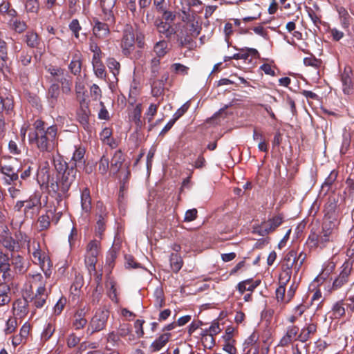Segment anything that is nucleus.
Segmentation results:
<instances>
[{
    "mask_svg": "<svg viewBox=\"0 0 354 354\" xmlns=\"http://www.w3.org/2000/svg\"><path fill=\"white\" fill-rule=\"evenodd\" d=\"M53 162L57 172V178L55 180L48 176L46 185L49 192L62 196L68 192L74 183L76 178L77 169L74 168L73 165L68 164L59 153L56 156L53 155Z\"/></svg>",
    "mask_w": 354,
    "mask_h": 354,
    "instance_id": "f257e3e1",
    "label": "nucleus"
},
{
    "mask_svg": "<svg viewBox=\"0 0 354 354\" xmlns=\"http://www.w3.org/2000/svg\"><path fill=\"white\" fill-rule=\"evenodd\" d=\"M33 127L34 131L28 134L29 142L41 152H53L58 145L57 125L46 127L44 121L37 119Z\"/></svg>",
    "mask_w": 354,
    "mask_h": 354,
    "instance_id": "f03ea898",
    "label": "nucleus"
},
{
    "mask_svg": "<svg viewBox=\"0 0 354 354\" xmlns=\"http://www.w3.org/2000/svg\"><path fill=\"white\" fill-rule=\"evenodd\" d=\"M29 263L19 254L10 257L0 250V274L1 280L12 282L18 275L24 274L28 270Z\"/></svg>",
    "mask_w": 354,
    "mask_h": 354,
    "instance_id": "7ed1b4c3",
    "label": "nucleus"
},
{
    "mask_svg": "<svg viewBox=\"0 0 354 354\" xmlns=\"http://www.w3.org/2000/svg\"><path fill=\"white\" fill-rule=\"evenodd\" d=\"M338 221L324 220L322 230L317 233L311 231L307 239L310 248H324L330 242H335L338 236Z\"/></svg>",
    "mask_w": 354,
    "mask_h": 354,
    "instance_id": "20e7f679",
    "label": "nucleus"
},
{
    "mask_svg": "<svg viewBox=\"0 0 354 354\" xmlns=\"http://www.w3.org/2000/svg\"><path fill=\"white\" fill-rule=\"evenodd\" d=\"M46 71L51 75L53 79L60 84V90L64 94L69 95L72 92L73 78L69 75L64 68L49 64L45 67Z\"/></svg>",
    "mask_w": 354,
    "mask_h": 354,
    "instance_id": "39448f33",
    "label": "nucleus"
},
{
    "mask_svg": "<svg viewBox=\"0 0 354 354\" xmlns=\"http://www.w3.org/2000/svg\"><path fill=\"white\" fill-rule=\"evenodd\" d=\"M35 260L37 262L44 272L46 278H49L51 275L52 271L51 268L53 267V263L49 256L41 250L40 243L36 239H33L32 243L30 242V252Z\"/></svg>",
    "mask_w": 354,
    "mask_h": 354,
    "instance_id": "423d86ee",
    "label": "nucleus"
},
{
    "mask_svg": "<svg viewBox=\"0 0 354 354\" xmlns=\"http://www.w3.org/2000/svg\"><path fill=\"white\" fill-rule=\"evenodd\" d=\"M17 240L10 234L6 232V234L0 236V243L6 250L11 252H19L24 244L27 245L28 252H30V239L25 233L19 232L17 235Z\"/></svg>",
    "mask_w": 354,
    "mask_h": 354,
    "instance_id": "0eeeda50",
    "label": "nucleus"
},
{
    "mask_svg": "<svg viewBox=\"0 0 354 354\" xmlns=\"http://www.w3.org/2000/svg\"><path fill=\"white\" fill-rule=\"evenodd\" d=\"M284 221L282 214H278L269 218L267 221H263L261 224L254 227L253 233L265 236L276 230Z\"/></svg>",
    "mask_w": 354,
    "mask_h": 354,
    "instance_id": "6e6552de",
    "label": "nucleus"
},
{
    "mask_svg": "<svg viewBox=\"0 0 354 354\" xmlns=\"http://www.w3.org/2000/svg\"><path fill=\"white\" fill-rule=\"evenodd\" d=\"M109 317V311L103 308H99L92 317L88 330H91V334L102 330L105 328L108 319Z\"/></svg>",
    "mask_w": 354,
    "mask_h": 354,
    "instance_id": "1a4fd4ad",
    "label": "nucleus"
},
{
    "mask_svg": "<svg viewBox=\"0 0 354 354\" xmlns=\"http://www.w3.org/2000/svg\"><path fill=\"white\" fill-rule=\"evenodd\" d=\"M99 254V243L96 240L91 241L86 247V254L85 256V264L89 272H95V265L97 261Z\"/></svg>",
    "mask_w": 354,
    "mask_h": 354,
    "instance_id": "9d476101",
    "label": "nucleus"
},
{
    "mask_svg": "<svg viewBox=\"0 0 354 354\" xmlns=\"http://www.w3.org/2000/svg\"><path fill=\"white\" fill-rule=\"evenodd\" d=\"M348 270H344L341 266L339 274L333 279L332 284H329L325 288L326 291L328 294H332L335 292L340 290L343 288L349 281V277L348 276Z\"/></svg>",
    "mask_w": 354,
    "mask_h": 354,
    "instance_id": "9b49d317",
    "label": "nucleus"
},
{
    "mask_svg": "<svg viewBox=\"0 0 354 354\" xmlns=\"http://www.w3.org/2000/svg\"><path fill=\"white\" fill-rule=\"evenodd\" d=\"M91 24L93 25V34L99 39H105L110 36L111 28L113 26L102 22L99 18H93Z\"/></svg>",
    "mask_w": 354,
    "mask_h": 354,
    "instance_id": "f8f14e48",
    "label": "nucleus"
},
{
    "mask_svg": "<svg viewBox=\"0 0 354 354\" xmlns=\"http://www.w3.org/2000/svg\"><path fill=\"white\" fill-rule=\"evenodd\" d=\"M176 38V41L180 48H192L195 44L193 40V36L188 31V27L187 26H183L179 30H176L174 35Z\"/></svg>",
    "mask_w": 354,
    "mask_h": 354,
    "instance_id": "ddd939ff",
    "label": "nucleus"
},
{
    "mask_svg": "<svg viewBox=\"0 0 354 354\" xmlns=\"http://www.w3.org/2000/svg\"><path fill=\"white\" fill-rule=\"evenodd\" d=\"M8 59L7 44L0 38V73L3 75L4 79L8 77L11 71Z\"/></svg>",
    "mask_w": 354,
    "mask_h": 354,
    "instance_id": "4468645a",
    "label": "nucleus"
},
{
    "mask_svg": "<svg viewBox=\"0 0 354 354\" xmlns=\"http://www.w3.org/2000/svg\"><path fill=\"white\" fill-rule=\"evenodd\" d=\"M299 327L294 324H290L286 327V333L279 341V345L287 346L295 341H299Z\"/></svg>",
    "mask_w": 354,
    "mask_h": 354,
    "instance_id": "2eb2a0df",
    "label": "nucleus"
},
{
    "mask_svg": "<svg viewBox=\"0 0 354 354\" xmlns=\"http://www.w3.org/2000/svg\"><path fill=\"white\" fill-rule=\"evenodd\" d=\"M120 46L122 54L129 57L135 49V35L131 30H125L121 40Z\"/></svg>",
    "mask_w": 354,
    "mask_h": 354,
    "instance_id": "dca6fc26",
    "label": "nucleus"
},
{
    "mask_svg": "<svg viewBox=\"0 0 354 354\" xmlns=\"http://www.w3.org/2000/svg\"><path fill=\"white\" fill-rule=\"evenodd\" d=\"M91 111L87 103L84 101L80 103V106L77 111V118L84 129H89V115Z\"/></svg>",
    "mask_w": 354,
    "mask_h": 354,
    "instance_id": "f3484780",
    "label": "nucleus"
},
{
    "mask_svg": "<svg viewBox=\"0 0 354 354\" xmlns=\"http://www.w3.org/2000/svg\"><path fill=\"white\" fill-rule=\"evenodd\" d=\"M168 77L169 75L165 73L160 80L153 78L152 80V78L151 79V94L153 97H160L164 94L165 84Z\"/></svg>",
    "mask_w": 354,
    "mask_h": 354,
    "instance_id": "a211bd4d",
    "label": "nucleus"
},
{
    "mask_svg": "<svg viewBox=\"0 0 354 354\" xmlns=\"http://www.w3.org/2000/svg\"><path fill=\"white\" fill-rule=\"evenodd\" d=\"M352 71L351 68H345L341 75V82L342 84V91L344 94L349 95L353 90V84L351 77Z\"/></svg>",
    "mask_w": 354,
    "mask_h": 354,
    "instance_id": "6ab92c4d",
    "label": "nucleus"
},
{
    "mask_svg": "<svg viewBox=\"0 0 354 354\" xmlns=\"http://www.w3.org/2000/svg\"><path fill=\"white\" fill-rule=\"evenodd\" d=\"M14 100L11 95L0 96V115L11 116L14 112Z\"/></svg>",
    "mask_w": 354,
    "mask_h": 354,
    "instance_id": "aec40b11",
    "label": "nucleus"
},
{
    "mask_svg": "<svg viewBox=\"0 0 354 354\" xmlns=\"http://www.w3.org/2000/svg\"><path fill=\"white\" fill-rule=\"evenodd\" d=\"M11 299L12 292L9 282L1 280L0 282V307L8 305Z\"/></svg>",
    "mask_w": 354,
    "mask_h": 354,
    "instance_id": "412c9836",
    "label": "nucleus"
},
{
    "mask_svg": "<svg viewBox=\"0 0 354 354\" xmlns=\"http://www.w3.org/2000/svg\"><path fill=\"white\" fill-rule=\"evenodd\" d=\"M60 95V86L57 82H53L48 88L46 97L51 108L57 105L58 97Z\"/></svg>",
    "mask_w": 354,
    "mask_h": 354,
    "instance_id": "4be33fe9",
    "label": "nucleus"
},
{
    "mask_svg": "<svg viewBox=\"0 0 354 354\" xmlns=\"http://www.w3.org/2000/svg\"><path fill=\"white\" fill-rule=\"evenodd\" d=\"M45 286H38L36 293L30 299V302L37 308H42L46 304L48 295L46 292Z\"/></svg>",
    "mask_w": 354,
    "mask_h": 354,
    "instance_id": "5701e85b",
    "label": "nucleus"
},
{
    "mask_svg": "<svg viewBox=\"0 0 354 354\" xmlns=\"http://www.w3.org/2000/svg\"><path fill=\"white\" fill-rule=\"evenodd\" d=\"M0 171L6 176L5 182L7 185H11L19 178L18 171L10 165H0Z\"/></svg>",
    "mask_w": 354,
    "mask_h": 354,
    "instance_id": "b1692460",
    "label": "nucleus"
},
{
    "mask_svg": "<svg viewBox=\"0 0 354 354\" xmlns=\"http://www.w3.org/2000/svg\"><path fill=\"white\" fill-rule=\"evenodd\" d=\"M30 330L29 324H24L20 329L19 333L14 335L12 339V344L14 347L26 343Z\"/></svg>",
    "mask_w": 354,
    "mask_h": 354,
    "instance_id": "393cba45",
    "label": "nucleus"
},
{
    "mask_svg": "<svg viewBox=\"0 0 354 354\" xmlns=\"http://www.w3.org/2000/svg\"><path fill=\"white\" fill-rule=\"evenodd\" d=\"M249 57L254 58L259 57V53L255 48H245L239 50V53L234 54L232 56H229V59H248Z\"/></svg>",
    "mask_w": 354,
    "mask_h": 354,
    "instance_id": "a878e982",
    "label": "nucleus"
},
{
    "mask_svg": "<svg viewBox=\"0 0 354 354\" xmlns=\"http://www.w3.org/2000/svg\"><path fill=\"white\" fill-rule=\"evenodd\" d=\"M317 324L315 323H309L305 327L300 330L299 341L303 343L310 339L313 335L317 333Z\"/></svg>",
    "mask_w": 354,
    "mask_h": 354,
    "instance_id": "bb28decb",
    "label": "nucleus"
},
{
    "mask_svg": "<svg viewBox=\"0 0 354 354\" xmlns=\"http://www.w3.org/2000/svg\"><path fill=\"white\" fill-rule=\"evenodd\" d=\"M81 207L82 211L89 214L92 209V199L90 189L84 187L81 192Z\"/></svg>",
    "mask_w": 354,
    "mask_h": 354,
    "instance_id": "cd10ccee",
    "label": "nucleus"
},
{
    "mask_svg": "<svg viewBox=\"0 0 354 354\" xmlns=\"http://www.w3.org/2000/svg\"><path fill=\"white\" fill-rule=\"evenodd\" d=\"M155 26L160 34H162L168 39H171L176 33L175 28L169 23L162 21H156Z\"/></svg>",
    "mask_w": 354,
    "mask_h": 354,
    "instance_id": "c85d7f7f",
    "label": "nucleus"
},
{
    "mask_svg": "<svg viewBox=\"0 0 354 354\" xmlns=\"http://www.w3.org/2000/svg\"><path fill=\"white\" fill-rule=\"evenodd\" d=\"M41 207V196L39 194H32L28 200L25 201L24 214L26 215L29 210L39 209Z\"/></svg>",
    "mask_w": 354,
    "mask_h": 354,
    "instance_id": "c756f323",
    "label": "nucleus"
},
{
    "mask_svg": "<svg viewBox=\"0 0 354 354\" xmlns=\"http://www.w3.org/2000/svg\"><path fill=\"white\" fill-rule=\"evenodd\" d=\"M171 337L169 333H165L160 335L150 345V351L151 353H156L160 351L169 342Z\"/></svg>",
    "mask_w": 354,
    "mask_h": 354,
    "instance_id": "7c9ffc66",
    "label": "nucleus"
},
{
    "mask_svg": "<svg viewBox=\"0 0 354 354\" xmlns=\"http://www.w3.org/2000/svg\"><path fill=\"white\" fill-rule=\"evenodd\" d=\"M23 40L31 48H38L41 44L40 37L32 30L26 32Z\"/></svg>",
    "mask_w": 354,
    "mask_h": 354,
    "instance_id": "2f4dec72",
    "label": "nucleus"
},
{
    "mask_svg": "<svg viewBox=\"0 0 354 354\" xmlns=\"http://www.w3.org/2000/svg\"><path fill=\"white\" fill-rule=\"evenodd\" d=\"M85 315L86 311L84 308H79L75 313L73 326L76 330L82 329L86 325L87 320L85 318Z\"/></svg>",
    "mask_w": 354,
    "mask_h": 354,
    "instance_id": "473e14b6",
    "label": "nucleus"
},
{
    "mask_svg": "<svg viewBox=\"0 0 354 354\" xmlns=\"http://www.w3.org/2000/svg\"><path fill=\"white\" fill-rule=\"evenodd\" d=\"M346 304L343 300H339L335 302L331 308L330 312V318L334 319H339L346 315L345 309Z\"/></svg>",
    "mask_w": 354,
    "mask_h": 354,
    "instance_id": "72a5a7b5",
    "label": "nucleus"
},
{
    "mask_svg": "<svg viewBox=\"0 0 354 354\" xmlns=\"http://www.w3.org/2000/svg\"><path fill=\"white\" fill-rule=\"evenodd\" d=\"M85 151L84 148L82 147H77L73 154L71 161L69 164L71 165H73V167L75 169L78 166L84 165L85 163V160L84 159Z\"/></svg>",
    "mask_w": 354,
    "mask_h": 354,
    "instance_id": "f704fd0d",
    "label": "nucleus"
},
{
    "mask_svg": "<svg viewBox=\"0 0 354 354\" xmlns=\"http://www.w3.org/2000/svg\"><path fill=\"white\" fill-rule=\"evenodd\" d=\"M307 310V306L303 304L296 306L292 310V314L286 317V321L289 324H295Z\"/></svg>",
    "mask_w": 354,
    "mask_h": 354,
    "instance_id": "c9c22d12",
    "label": "nucleus"
},
{
    "mask_svg": "<svg viewBox=\"0 0 354 354\" xmlns=\"http://www.w3.org/2000/svg\"><path fill=\"white\" fill-rule=\"evenodd\" d=\"M32 53L26 49L20 51L19 53H17L16 60L19 66H28L31 64L32 62Z\"/></svg>",
    "mask_w": 354,
    "mask_h": 354,
    "instance_id": "e433bc0d",
    "label": "nucleus"
},
{
    "mask_svg": "<svg viewBox=\"0 0 354 354\" xmlns=\"http://www.w3.org/2000/svg\"><path fill=\"white\" fill-rule=\"evenodd\" d=\"M124 161V158L121 150L116 151L111 159V170L113 171L114 174H117L121 168Z\"/></svg>",
    "mask_w": 354,
    "mask_h": 354,
    "instance_id": "4c0bfd02",
    "label": "nucleus"
},
{
    "mask_svg": "<svg viewBox=\"0 0 354 354\" xmlns=\"http://www.w3.org/2000/svg\"><path fill=\"white\" fill-rule=\"evenodd\" d=\"M297 263V251L290 250L288 251L283 259L282 263V268H288V270H295V266Z\"/></svg>",
    "mask_w": 354,
    "mask_h": 354,
    "instance_id": "58836bf2",
    "label": "nucleus"
},
{
    "mask_svg": "<svg viewBox=\"0 0 354 354\" xmlns=\"http://www.w3.org/2000/svg\"><path fill=\"white\" fill-rule=\"evenodd\" d=\"M92 65L95 75L100 79L105 80L106 71L102 58L92 59Z\"/></svg>",
    "mask_w": 354,
    "mask_h": 354,
    "instance_id": "ea45409f",
    "label": "nucleus"
},
{
    "mask_svg": "<svg viewBox=\"0 0 354 354\" xmlns=\"http://www.w3.org/2000/svg\"><path fill=\"white\" fill-rule=\"evenodd\" d=\"M336 207L337 204L335 199L332 201H329L325 205V215L324 220H332L335 221H338L336 216Z\"/></svg>",
    "mask_w": 354,
    "mask_h": 354,
    "instance_id": "a19ab883",
    "label": "nucleus"
},
{
    "mask_svg": "<svg viewBox=\"0 0 354 354\" xmlns=\"http://www.w3.org/2000/svg\"><path fill=\"white\" fill-rule=\"evenodd\" d=\"M142 112V104L138 103L136 105L130 115L131 120L135 123L136 127L139 129H141L143 125L141 120Z\"/></svg>",
    "mask_w": 354,
    "mask_h": 354,
    "instance_id": "79ce46f5",
    "label": "nucleus"
},
{
    "mask_svg": "<svg viewBox=\"0 0 354 354\" xmlns=\"http://www.w3.org/2000/svg\"><path fill=\"white\" fill-rule=\"evenodd\" d=\"M107 214L105 211H101V213L97 215V220L95 225V233L97 236L101 237L106 229Z\"/></svg>",
    "mask_w": 354,
    "mask_h": 354,
    "instance_id": "37998d69",
    "label": "nucleus"
},
{
    "mask_svg": "<svg viewBox=\"0 0 354 354\" xmlns=\"http://www.w3.org/2000/svg\"><path fill=\"white\" fill-rule=\"evenodd\" d=\"M82 59L80 55H75L70 64H68V69L71 73L74 75H79L82 70Z\"/></svg>",
    "mask_w": 354,
    "mask_h": 354,
    "instance_id": "c03bdc74",
    "label": "nucleus"
},
{
    "mask_svg": "<svg viewBox=\"0 0 354 354\" xmlns=\"http://www.w3.org/2000/svg\"><path fill=\"white\" fill-rule=\"evenodd\" d=\"M170 266L174 273H178L183 266V261L180 255L171 253L169 257Z\"/></svg>",
    "mask_w": 354,
    "mask_h": 354,
    "instance_id": "a18cd8bd",
    "label": "nucleus"
},
{
    "mask_svg": "<svg viewBox=\"0 0 354 354\" xmlns=\"http://www.w3.org/2000/svg\"><path fill=\"white\" fill-rule=\"evenodd\" d=\"M339 19L342 27L344 29H348L351 24V21L352 19L351 17L348 14V11L344 7H339L337 10Z\"/></svg>",
    "mask_w": 354,
    "mask_h": 354,
    "instance_id": "49530a36",
    "label": "nucleus"
},
{
    "mask_svg": "<svg viewBox=\"0 0 354 354\" xmlns=\"http://www.w3.org/2000/svg\"><path fill=\"white\" fill-rule=\"evenodd\" d=\"M156 57L162 58L168 53V44L165 40L156 42L153 46Z\"/></svg>",
    "mask_w": 354,
    "mask_h": 354,
    "instance_id": "de8ad7c7",
    "label": "nucleus"
},
{
    "mask_svg": "<svg viewBox=\"0 0 354 354\" xmlns=\"http://www.w3.org/2000/svg\"><path fill=\"white\" fill-rule=\"evenodd\" d=\"M208 330L209 333V337L210 339V344L208 345V348H211L215 344V339L214 336L218 334L222 330V329L220 328L219 323L216 321H214L211 326L208 328ZM205 346L207 347V345L205 344Z\"/></svg>",
    "mask_w": 354,
    "mask_h": 354,
    "instance_id": "09e8293b",
    "label": "nucleus"
},
{
    "mask_svg": "<svg viewBox=\"0 0 354 354\" xmlns=\"http://www.w3.org/2000/svg\"><path fill=\"white\" fill-rule=\"evenodd\" d=\"M8 24L10 28L17 33H22L27 28L26 23L18 19H11Z\"/></svg>",
    "mask_w": 354,
    "mask_h": 354,
    "instance_id": "8fccbe9b",
    "label": "nucleus"
},
{
    "mask_svg": "<svg viewBox=\"0 0 354 354\" xmlns=\"http://www.w3.org/2000/svg\"><path fill=\"white\" fill-rule=\"evenodd\" d=\"M180 11L182 12V21L187 24L191 23L192 21H195L196 13L191 9H189L187 6L181 5Z\"/></svg>",
    "mask_w": 354,
    "mask_h": 354,
    "instance_id": "3c124183",
    "label": "nucleus"
},
{
    "mask_svg": "<svg viewBox=\"0 0 354 354\" xmlns=\"http://www.w3.org/2000/svg\"><path fill=\"white\" fill-rule=\"evenodd\" d=\"M55 324L53 322L47 323L41 335V339L44 342H46L52 337L55 331Z\"/></svg>",
    "mask_w": 354,
    "mask_h": 354,
    "instance_id": "603ef678",
    "label": "nucleus"
},
{
    "mask_svg": "<svg viewBox=\"0 0 354 354\" xmlns=\"http://www.w3.org/2000/svg\"><path fill=\"white\" fill-rule=\"evenodd\" d=\"M106 65L111 73L115 77L120 73V64L113 57H109L106 59Z\"/></svg>",
    "mask_w": 354,
    "mask_h": 354,
    "instance_id": "864d4df0",
    "label": "nucleus"
},
{
    "mask_svg": "<svg viewBox=\"0 0 354 354\" xmlns=\"http://www.w3.org/2000/svg\"><path fill=\"white\" fill-rule=\"evenodd\" d=\"M259 335L257 332L254 331L244 342L243 346L244 348L243 351H245L247 348L252 347L254 346H259Z\"/></svg>",
    "mask_w": 354,
    "mask_h": 354,
    "instance_id": "5fc2aeb1",
    "label": "nucleus"
},
{
    "mask_svg": "<svg viewBox=\"0 0 354 354\" xmlns=\"http://www.w3.org/2000/svg\"><path fill=\"white\" fill-rule=\"evenodd\" d=\"M25 9L28 13L37 14L39 10V0H24Z\"/></svg>",
    "mask_w": 354,
    "mask_h": 354,
    "instance_id": "6e6d98bb",
    "label": "nucleus"
},
{
    "mask_svg": "<svg viewBox=\"0 0 354 354\" xmlns=\"http://www.w3.org/2000/svg\"><path fill=\"white\" fill-rule=\"evenodd\" d=\"M304 64L306 66H311L317 71V73L319 74V69L322 67V61L320 59H317L315 57H305L304 59Z\"/></svg>",
    "mask_w": 354,
    "mask_h": 354,
    "instance_id": "4d7b16f0",
    "label": "nucleus"
},
{
    "mask_svg": "<svg viewBox=\"0 0 354 354\" xmlns=\"http://www.w3.org/2000/svg\"><path fill=\"white\" fill-rule=\"evenodd\" d=\"M154 306L156 308L160 309L165 304L164 292L162 289H156L154 292Z\"/></svg>",
    "mask_w": 354,
    "mask_h": 354,
    "instance_id": "13d9d810",
    "label": "nucleus"
},
{
    "mask_svg": "<svg viewBox=\"0 0 354 354\" xmlns=\"http://www.w3.org/2000/svg\"><path fill=\"white\" fill-rule=\"evenodd\" d=\"M160 58L153 57L150 62V71L152 78H156L160 69Z\"/></svg>",
    "mask_w": 354,
    "mask_h": 354,
    "instance_id": "bf43d9fd",
    "label": "nucleus"
},
{
    "mask_svg": "<svg viewBox=\"0 0 354 354\" xmlns=\"http://www.w3.org/2000/svg\"><path fill=\"white\" fill-rule=\"evenodd\" d=\"M115 282L111 279L106 283V286L109 287L108 295L111 301L118 303V299L117 295V289L115 287Z\"/></svg>",
    "mask_w": 354,
    "mask_h": 354,
    "instance_id": "052dcab7",
    "label": "nucleus"
},
{
    "mask_svg": "<svg viewBox=\"0 0 354 354\" xmlns=\"http://www.w3.org/2000/svg\"><path fill=\"white\" fill-rule=\"evenodd\" d=\"M103 17H102V22H105L106 24L114 26L115 24V17L114 16L113 9L109 10H102Z\"/></svg>",
    "mask_w": 354,
    "mask_h": 354,
    "instance_id": "680f3d73",
    "label": "nucleus"
},
{
    "mask_svg": "<svg viewBox=\"0 0 354 354\" xmlns=\"http://www.w3.org/2000/svg\"><path fill=\"white\" fill-rule=\"evenodd\" d=\"M130 176H131V172L129 169H127L126 171L125 176L120 180V192H119V197L120 198L124 197V192H126L128 189V184H129V180Z\"/></svg>",
    "mask_w": 354,
    "mask_h": 354,
    "instance_id": "e2e57ef3",
    "label": "nucleus"
},
{
    "mask_svg": "<svg viewBox=\"0 0 354 354\" xmlns=\"http://www.w3.org/2000/svg\"><path fill=\"white\" fill-rule=\"evenodd\" d=\"M171 70L176 74L186 75L188 74L189 68L180 63H174L171 66Z\"/></svg>",
    "mask_w": 354,
    "mask_h": 354,
    "instance_id": "0e129e2a",
    "label": "nucleus"
},
{
    "mask_svg": "<svg viewBox=\"0 0 354 354\" xmlns=\"http://www.w3.org/2000/svg\"><path fill=\"white\" fill-rule=\"evenodd\" d=\"M89 50L93 53L92 59L102 58V52L98 44L92 39H90Z\"/></svg>",
    "mask_w": 354,
    "mask_h": 354,
    "instance_id": "69168bd1",
    "label": "nucleus"
},
{
    "mask_svg": "<svg viewBox=\"0 0 354 354\" xmlns=\"http://www.w3.org/2000/svg\"><path fill=\"white\" fill-rule=\"evenodd\" d=\"M109 167V158L105 155H103L99 161L98 171L104 175L106 174Z\"/></svg>",
    "mask_w": 354,
    "mask_h": 354,
    "instance_id": "338daca9",
    "label": "nucleus"
},
{
    "mask_svg": "<svg viewBox=\"0 0 354 354\" xmlns=\"http://www.w3.org/2000/svg\"><path fill=\"white\" fill-rule=\"evenodd\" d=\"M69 30L72 32L73 35L76 39L80 37V31L82 30L79 21L77 19H73L68 25Z\"/></svg>",
    "mask_w": 354,
    "mask_h": 354,
    "instance_id": "774afa93",
    "label": "nucleus"
}]
</instances>
